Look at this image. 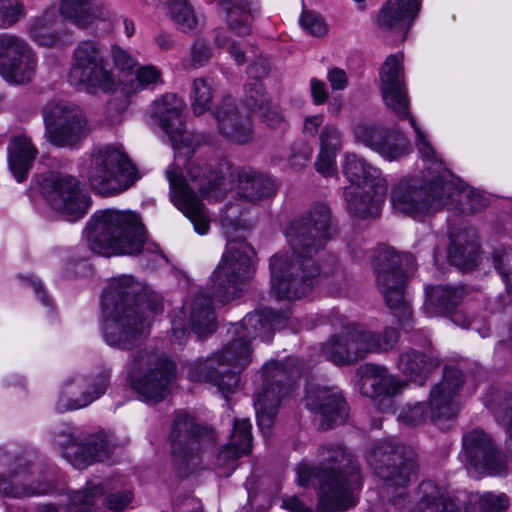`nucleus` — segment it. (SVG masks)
I'll list each match as a JSON object with an SVG mask.
<instances>
[{
  "instance_id": "f257e3e1",
  "label": "nucleus",
  "mask_w": 512,
  "mask_h": 512,
  "mask_svg": "<svg viewBox=\"0 0 512 512\" xmlns=\"http://www.w3.org/2000/svg\"><path fill=\"white\" fill-rule=\"evenodd\" d=\"M330 219L328 206L316 204L287 225L290 251L273 255L269 265L271 291L278 299H300L312 291L322 274L334 273L314 259L330 238Z\"/></svg>"
},
{
  "instance_id": "f03ea898",
  "label": "nucleus",
  "mask_w": 512,
  "mask_h": 512,
  "mask_svg": "<svg viewBox=\"0 0 512 512\" xmlns=\"http://www.w3.org/2000/svg\"><path fill=\"white\" fill-rule=\"evenodd\" d=\"M140 283L131 276L113 278L102 294V334L114 348L130 349L148 335L149 321L144 307L152 313L163 310L161 299L139 293Z\"/></svg>"
},
{
  "instance_id": "7ed1b4c3",
  "label": "nucleus",
  "mask_w": 512,
  "mask_h": 512,
  "mask_svg": "<svg viewBox=\"0 0 512 512\" xmlns=\"http://www.w3.org/2000/svg\"><path fill=\"white\" fill-rule=\"evenodd\" d=\"M320 468L301 463L296 467L297 483L302 487L317 481V509L322 512L344 511L356 505L355 490L360 486L358 466L342 446L320 450Z\"/></svg>"
},
{
  "instance_id": "20e7f679",
  "label": "nucleus",
  "mask_w": 512,
  "mask_h": 512,
  "mask_svg": "<svg viewBox=\"0 0 512 512\" xmlns=\"http://www.w3.org/2000/svg\"><path fill=\"white\" fill-rule=\"evenodd\" d=\"M166 175L174 204L193 223L197 233L206 234L210 221L198 195L208 200H217L224 195L227 185L222 170L215 169L203 159H189L185 175L171 169Z\"/></svg>"
},
{
  "instance_id": "39448f33",
  "label": "nucleus",
  "mask_w": 512,
  "mask_h": 512,
  "mask_svg": "<svg viewBox=\"0 0 512 512\" xmlns=\"http://www.w3.org/2000/svg\"><path fill=\"white\" fill-rule=\"evenodd\" d=\"M221 226L227 237L226 250L220 263L211 276V297L224 305L233 300L241 291V285L253 275V248L241 235L233 234L250 228L246 220L239 216V207L231 204L221 214Z\"/></svg>"
},
{
  "instance_id": "423d86ee",
  "label": "nucleus",
  "mask_w": 512,
  "mask_h": 512,
  "mask_svg": "<svg viewBox=\"0 0 512 512\" xmlns=\"http://www.w3.org/2000/svg\"><path fill=\"white\" fill-rule=\"evenodd\" d=\"M146 239L140 217L131 211L104 210L94 214L88 224L89 248L99 255H138Z\"/></svg>"
},
{
  "instance_id": "0eeeda50",
  "label": "nucleus",
  "mask_w": 512,
  "mask_h": 512,
  "mask_svg": "<svg viewBox=\"0 0 512 512\" xmlns=\"http://www.w3.org/2000/svg\"><path fill=\"white\" fill-rule=\"evenodd\" d=\"M252 360L250 342L240 335H235L222 350L207 359H198L188 365V376L193 381L212 383L227 399L229 394L237 391L240 373Z\"/></svg>"
},
{
  "instance_id": "6e6552de",
  "label": "nucleus",
  "mask_w": 512,
  "mask_h": 512,
  "mask_svg": "<svg viewBox=\"0 0 512 512\" xmlns=\"http://www.w3.org/2000/svg\"><path fill=\"white\" fill-rule=\"evenodd\" d=\"M398 338L395 328L385 327L382 332H375L353 323L322 345V356L337 366L352 365L369 354L390 351Z\"/></svg>"
},
{
  "instance_id": "1a4fd4ad",
  "label": "nucleus",
  "mask_w": 512,
  "mask_h": 512,
  "mask_svg": "<svg viewBox=\"0 0 512 512\" xmlns=\"http://www.w3.org/2000/svg\"><path fill=\"white\" fill-rule=\"evenodd\" d=\"M81 167L92 189L100 195L122 193L139 179L135 166L118 146L94 148Z\"/></svg>"
},
{
  "instance_id": "9d476101",
  "label": "nucleus",
  "mask_w": 512,
  "mask_h": 512,
  "mask_svg": "<svg viewBox=\"0 0 512 512\" xmlns=\"http://www.w3.org/2000/svg\"><path fill=\"white\" fill-rule=\"evenodd\" d=\"M343 173L350 182L344 189L348 209L360 218L378 215L387 194V182L380 170L364 158L346 153Z\"/></svg>"
},
{
  "instance_id": "9b49d317",
  "label": "nucleus",
  "mask_w": 512,
  "mask_h": 512,
  "mask_svg": "<svg viewBox=\"0 0 512 512\" xmlns=\"http://www.w3.org/2000/svg\"><path fill=\"white\" fill-rule=\"evenodd\" d=\"M132 389L145 401L159 402L166 398L176 376V368L165 356L140 350L132 355L126 365Z\"/></svg>"
},
{
  "instance_id": "f8f14e48",
  "label": "nucleus",
  "mask_w": 512,
  "mask_h": 512,
  "mask_svg": "<svg viewBox=\"0 0 512 512\" xmlns=\"http://www.w3.org/2000/svg\"><path fill=\"white\" fill-rule=\"evenodd\" d=\"M68 78L72 85L90 93H110L119 84V79L109 68L104 46L94 40H82L77 44Z\"/></svg>"
},
{
  "instance_id": "ddd939ff",
  "label": "nucleus",
  "mask_w": 512,
  "mask_h": 512,
  "mask_svg": "<svg viewBox=\"0 0 512 512\" xmlns=\"http://www.w3.org/2000/svg\"><path fill=\"white\" fill-rule=\"evenodd\" d=\"M463 382V374L459 369L446 368L443 379L430 391L429 409L424 403L404 408L399 414L400 421L407 425H419L427 419L437 423L441 419L453 418L458 411L456 397Z\"/></svg>"
},
{
  "instance_id": "4468645a",
  "label": "nucleus",
  "mask_w": 512,
  "mask_h": 512,
  "mask_svg": "<svg viewBox=\"0 0 512 512\" xmlns=\"http://www.w3.org/2000/svg\"><path fill=\"white\" fill-rule=\"evenodd\" d=\"M368 463L381 478L387 493L394 498L404 495L408 484L416 477L417 464L412 453L391 441L377 443L368 455Z\"/></svg>"
},
{
  "instance_id": "2eb2a0df",
  "label": "nucleus",
  "mask_w": 512,
  "mask_h": 512,
  "mask_svg": "<svg viewBox=\"0 0 512 512\" xmlns=\"http://www.w3.org/2000/svg\"><path fill=\"white\" fill-rule=\"evenodd\" d=\"M410 262H412L410 255H399L393 249H385L379 252L375 263L377 286L386 304L395 311V316L404 328L408 326L407 322L412 316L410 306L404 296V265H408Z\"/></svg>"
},
{
  "instance_id": "dca6fc26",
  "label": "nucleus",
  "mask_w": 512,
  "mask_h": 512,
  "mask_svg": "<svg viewBox=\"0 0 512 512\" xmlns=\"http://www.w3.org/2000/svg\"><path fill=\"white\" fill-rule=\"evenodd\" d=\"M509 498L504 493H473L468 498L465 512H503L508 509ZM411 512H460L454 499L431 481H423L417 491V502Z\"/></svg>"
},
{
  "instance_id": "f3484780",
  "label": "nucleus",
  "mask_w": 512,
  "mask_h": 512,
  "mask_svg": "<svg viewBox=\"0 0 512 512\" xmlns=\"http://www.w3.org/2000/svg\"><path fill=\"white\" fill-rule=\"evenodd\" d=\"M45 133L48 143L58 148L73 149L90 133L84 111L76 104L56 102L44 110Z\"/></svg>"
},
{
  "instance_id": "a211bd4d",
  "label": "nucleus",
  "mask_w": 512,
  "mask_h": 512,
  "mask_svg": "<svg viewBox=\"0 0 512 512\" xmlns=\"http://www.w3.org/2000/svg\"><path fill=\"white\" fill-rule=\"evenodd\" d=\"M391 202L395 211L413 218L444 208L441 183L427 177L403 178L394 187Z\"/></svg>"
},
{
  "instance_id": "6ab92c4d",
  "label": "nucleus",
  "mask_w": 512,
  "mask_h": 512,
  "mask_svg": "<svg viewBox=\"0 0 512 512\" xmlns=\"http://www.w3.org/2000/svg\"><path fill=\"white\" fill-rule=\"evenodd\" d=\"M41 194L47 204L68 221H76L87 214L90 207L88 193L73 176L50 174L41 183Z\"/></svg>"
},
{
  "instance_id": "aec40b11",
  "label": "nucleus",
  "mask_w": 512,
  "mask_h": 512,
  "mask_svg": "<svg viewBox=\"0 0 512 512\" xmlns=\"http://www.w3.org/2000/svg\"><path fill=\"white\" fill-rule=\"evenodd\" d=\"M259 377L262 388L255 395L254 407L258 426L266 435L275 422L281 399L288 393L286 381L291 375L283 365L271 361L264 365Z\"/></svg>"
},
{
  "instance_id": "412c9836",
  "label": "nucleus",
  "mask_w": 512,
  "mask_h": 512,
  "mask_svg": "<svg viewBox=\"0 0 512 512\" xmlns=\"http://www.w3.org/2000/svg\"><path fill=\"white\" fill-rule=\"evenodd\" d=\"M37 70V56L32 46L21 36L0 34V75L9 83L32 81Z\"/></svg>"
},
{
  "instance_id": "4be33fe9",
  "label": "nucleus",
  "mask_w": 512,
  "mask_h": 512,
  "mask_svg": "<svg viewBox=\"0 0 512 512\" xmlns=\"http://www.w3.org/2000/svg\"><path fill=\"white\" fill-rule=\"evenodd\" d=\"M258 7V0H230L226 19L228 28L216 30L215 44L225 49L237 64H243L246 58L240 43L232 35L247 37L252 33L253 13Z\"/></svg>"
},
{
  "instance_id": "5701e85b",
  "label": "nucleus",
  "mask_w": 512,
  "mask_h": 512,
  "mask_svg": "<svg viewBox=\"0 0 512 512\" xmlns=\"http://www.w3.org/2000/svg\"><path fill=\"white\" fill-rule=\"evenodd\" d=\"M110 376V371L105 370L92 376L78 373L67 378L62 385L56 409L65 412L87 407L106 392Z\"/></svg>"
},
{
  "instance_id": "b1692460",
  "label": "nucleus",
  "mask_w": 512,
  "mask_h": 512,
  "mask_svg": "<svg viewBox=\"0 0 512 512\" xmlns=\"http://www.w3.org/2000/svg\"><path fill=\"white\" fill-rule=\"evenodd\" d=\"M382 99L389 111L399 120L408 119L411 124L410 101L404 82L403 55L386 58L380 70Z\"/></svg>"
},
{
  "instance_id": "393cba45",
  "label": "nucleus",
  "mask_w": 512,
  "mask_h": 512,
  "mask_svg": "<svg viewBox=\"0 0 512 512\" xmlns=\"http://www.w3.org/2000/svg\"><path fill=\"white\" fill-rule=\"evenodd\" d=\"M466 466L477 474L503 475L507 472L504 456L482 430L474 429L463 436Z\"/></svg>"
},
{
  "instance_id": "a878e982",
  "label": "nucleus",
  "mask_w": 512,
  "mask_h": 512,
  "mask_svg": "<svg viewBox=\"0 0 512 512\" xmlns=\"http://www.w3.org/2000/svg\"><path fill=\"white\" fill-rule=\"evenodd\" d=\"M185 102L176 94H166L154 102L153 114L159 120L160 126L169 137L172 147L180 150H190L199 145V136L190 135L185 130L182 112Z\"/></svg>"
},
{
  "instance_id": "bb28decb",
  "label": "nucleus",
  "mask_w": 512,
  "mask_h": 512,
  "mask_svg": "<svg viewBox=\"0 0 512 512\" xmlns=\"http://www.w3.org/2000/svg\"><path fill=\"white\" fill-rule=\"evenodd\" d=\"M56 442L61 446L63 458L77 469L104 461L112 454V446L103 435H91L84 440L72 434L60 435Z\"/></svg>"
},
{
  "instance_id": "cd10ccee",
  "label": "nucleus",
  "mask_w": 512,
  "mask_h": 512,
  "mask_svg": "<svg viewBox=\"0 0 512 512\" xmlns=\"http://www.w3.org/2000/svg\"><path fill=\"white\" fill-rule=\"evenodd\" d=\"M187 326L201 336L215 330L216 322L212 301L208 299V296L199 294L183 305L179 314L172 321V338L175 342L182 344Z\"/></svg>"
},
{
  "instance_id": "c85d7f7f",
  "label": "nucleus",
  "mask_w": 512,
  "mask_h": 512,
  "mask_svg": "<svg viewBox=\"0 0 512 512\" xmlns=\"http://www.w3.org/2000/svg\"><path fill=\"white\" fill-rule=\"evenodd\" d=\"M53 486L48 479L41 480L37 469L22 465L6 474L5 463H0V494L12 498H25L51 493Z\"/></svg>"
},
{
  "instance_id": "c756f323",
  "label": "nucleus",
  "mask_w": 512,
  "mask_h": 512,
  "mask_svg": "<svg viewBox=\"0 0 512 512\" xmlns=\"http://www.w3.org/2000/svg\"><path fill=\"white\" fill-rule=\"evenodd\" d=\"M203 428L187 414L176 416L170 434L171 449L177 465L189 466L199 455Z\"/></svg>"
},
{
  "instance_id": "7c9ffc66",
  "label": "nucleus",
  "mask_w": 512,
  "mask_h": 512,
  "mask_svg": "<svg viewBox=\"0 0 512 512\" xmlns=\"http://www.w3.org/2000/svg\"><path fill=\"white\" fill-rule=\"evenodd\" d=\"M218 132L230 141L245 144L253 137L250 117L240 113L233 96H225L213 110Z\"/></svg>"
},
{
  "instance_id": "2f4dec72",
  "label": "nucleus",
  "mask_w": 512,
  "mask_h": 512,
  "mask_svg": "<svg viewBox=\"0 0 512 512\" xmlns=\"http://www.w3.org/2000/svg\"><path fill=\"white\" fill-rule=\"evenodd\" d=\"M59 14L54 8H47L32 17L27 26V35L38 47L62 49L70 44V35L61 27Z\"/></svg>"
},
{
  "instance_id": "473e14b6",
  "label": "nucleus",
  "mask_w": 512,
  "mask_h": 512,
  "mask_svg": "<svg viewBox=\"0 0 512 512\" xmlns=\"http://www.w3.org/2000/svg\"><path fill=\"white\" fill-rule=\"evenodd\" d=\"M437 167H441L437 164ZM439 177L443 180L441 193L444 207L451 206L462 213H474L486 205L485 198L472 187L466 186L456 178L448 169L438 170Z\"/></svg>"
},
{
  "instance_id": "72a5a7b5",
  "label": "nucleus",
  "mask_w": 512,
  "mask_h": 512,
  "mask_svg": "<svg viewBox=\"0 0 512 512\" xmlns=\"http://www.w3.org/2000/svg\"><path fill=\"white\" fill-rule=\"evenodd\" d=\"M58 13L63 20L80 30H86L110 16L104 0H59Z\"/></svg>"
},
{
  "instance_id": "f704fd0d",
  "label": "nucleus",
  "mask_w": 512,
  "mask_h": 512,
  "mask_svg": "<svg viewBox=\"0 0 512 512\" xmlns=\"http://www.w3.org/2000/svg\"><path fill=\"white\" fill-rule=\"evenodd\" d=\"M305 401L307 408L321 417L322 429L330 428L333 423L342 421L346 416V402L337 389H309Z\"/></svg>"
},
{
  "instance_id": "c9c22d12",
  "label": "nucleus",
  "mask_w": 512,
  "mask_h": 512,
  "mask_svg": "<svg viewBox=\"0 0 512 512\" xmlns=\"http://www.w3.org/2000/svg\"><path fill=\"white\" fill-rule=\"evenodd\" d=\"M357 373L360 377L361 393L367 397L394 396L401 393L407 386L405 381L390 374L381 365L366 363L358 368Z\"/></svg>"
},
{
  "instance_id": "e433bc0d",
  "label": "nucleus",
  "mask_w": 512,
  "mask_h": 512,
  "mask_svg": "<svg viewBox=\"0 0 512 512\" xmlns=\"http://www.w3.org/2000/svg\"><path fill=\"white\" fill-rule=\"evenodd\" d=\"M282 322L280 316L274 311H257L247 314L241 322L235 324L233 334L240 335L248 342L256 338L269 342L274 330L279 329Z\"/></svg>"
},
{
  "instance_id": "4c0bfd02",
  "label": "nucleus",
  "mask_w": 512,
  "mask_h": 512,
  "mask_svg": "<svg viewBox=\"0 0 512 512\" xmlns=\"http://www.w3.org/2000/svg\"><path fill=\"white\" fill-rule=\"evenodd\" d=\"M420 10L419 0H387L377 16L383 30L401 31L409 26Z\"/></svg>"
},
{
  "instance_id": "58836bf2",
  "label": "nucleus",
  "mask_w": 512,
  "mask_h": 512,
  "mask_svg": "<svg viewBox=\"0 0 512 512\" xmlns=\"http://www.w3.org/2000/svg\"><path fill=\"white\" fill-rule=\"evenodd\" d=\"M251 427L248 419L234 421L229 443L218 454V466L225 467L231 472L236 468L237 459L251 451Z\"/></svg>"
},
{
  "instance_id": "ea45409f",
  "label": "nucleus",
  "mask_w": 512,
  "mask_h": 512,
  "mask_svg": "<svg viewBox=\"0 0 512 512\" xmlns=\"http://www.w3.org/2000/svg\"><path fill=\"white\" fill-rule=\"evenodd\" d=\"M37 154V148L27 135L20 134L12 138L8 147V163L17 182L26 179Z\"/></svg>"
},
{
  "instance_id": "a19ab883",
  "label": "nucleus",
  "mask_w": 512,
  "mask_h": 512,
  "mask_svg": "<svg viewBox=\"0 0 512 512\" xmlns=\"http://www.w3.org/2000/svg\"><path fill=\"white\" fill-rule=\"evenodd\" d=\"M239 195L249 202H257L276 193V184L268 176L252 169L239 172Z\"/></svg>"
},
{
  "instance_id": "79ce46f5",
  "label": "nucleus",
  "mask_w": 512,
  "mask_h": 512,
  "mask_svg": "<svg viewBox=\"0 0 512 512\" xmlns=\"http://www.w3.org/2000/svg\"><path fill=\"white\" fill-rule=\"evenodd\" d=\"M478 255L479 245L474 233L458 234L452 239L448 251V260L452 265L462 270L471 269L477 264Z\"/></svg>"
},
{
  "instance_id": "37998d69",
  "label": "nucleus",
  "mask_w": 512,
  "mask_h": 512,
  "mask_svg": "<svg viewBox=\"0 0 512 512\" xmlns=\"http://www.w3.org/2000/svg\"><path fill=\"white\" fill-rule=\"evenodd\" d=\"M426 296L423 310L427 316L431 317L448 312L456 306L464 296V289L462 287L435 286L427 289Z\"/></svg>"
},
{
  "instance_id": "c03bdc74",
  "label": "nucleus",
  "mask_w": 512,
  "mask_h": 512,
  "mask_svg": "<svg viewBox=\"0 0 512 512\" xmlns=\"http://www.w3.org/2000/svg\"><path fill=\"white\" fill-rule=\"evenodd\" d=\"M438 365V362L424 353L410 349L399 356L398 368L411 381L423 385L429 372Z\"/></svg>"
},
{
  "instance_id": "a18cd8bd",
  "label": "nucleus",
  "mask_w": 512,
  "mask_h": 512,
  "mask_svg": "<svg viewBox=\"0 0 512 512\" xmlns=\"http://www.w3.org/2000/svg\"><path fill=\"white\" fill-rule=\"evenodd\" d=\"M154 6H167L171 19L183 31H192L198 19L187 0H152Z\"/></svg>"
},
{
  "instance_id": "49530a36",
  "label": "nucleus",
  "mask_w": 512,
  "mask_h": 512,
  "mask_svg": "<svg viewBox=\"0 0 512 512\" xmlns=\"http://www.w3.org/2000/svg\"><path fill=\"white\" fill-rule=\"evenodd\" d=\"M411 126L413 127L416 133L415 144L418 149L419 155L426 162L427 174L424 177H427L430 180H432V175H434L435 180L442 184L443 180L439 177L438 172V170H440V167H437V164H440L442 169L446 168L444 167L441 160L438 159L434 148L431 146L425 134L418 127L414 118H411Z\"/></svg>"
},
{
  "instance_id": "de8ad7c7",
  "label": "nucleus",
  "mask_w": 512,
  "mask_h": 512,
  "mask_svg": "<svg viewBox=\"0 0 512 512\" xmlns=\"http://www.w3.org/2000/svg\"><path fill=\"white\" fill-rule=\"evenodd\" d=\"M410 151V142L404 134L387 130L376 152L384 159L393 161L408 155Z\"/></svg>"
},
{
  "instance_id": "09e8293b",
  "label": "nucleus",
  "mask_w": 512,
  "mask_h": 512,
  "mask_svg": "<svg viewBox=\"0 0 512 512\" xmlns=\"http://www.w3.org/2000/svg\"><path fill=\"white\" fill-rule=\"evenodd\" d=\"M214 89L212 81L207 78H196L191 86V108L195 115L200 116L211 109Z\"/></svg>"
},
{
  "instance_id": "8fccbe9b",
  "label": "nucleus",
  "mask_w": 512,
  "mask_h": 512,
  "mask_svg": "<svg viewBox=\"0 0 512 512\" xmlns=\"http://www.w3.org/2000/svg\"><path fill=\"white\" fill-rule=\"evenodd\" d=\"M270 102L271 99L261 81L249 80L247 82L244 103L251 112L258 113V111L264 110Z\"/></svg>"
},
{
  "instance_id": "3c124183",
  "label": "nucleus",
  "mask_w": 512,
  "mask_h": 512,
  "mask_svg": "<svg viewBox=\"0 0 512 512\" xmlns=\"http://www.w3.org/2000/svg\"><path fill=\"white\" fill-rule=\"evenodd\" d=\"M25 16L23 0H0V30L14 27Z\"/></svg>"
},
{
  "instance_id": "603ef678",
  "label": "nucleus",
  "mask_w": 512,
  "mask_h": 512,
  "mask_svg": "<svg viewBox=\"0 0 512 512\" xmlns=\"http://www.w3.org/2000/svg\"><path fill=\"white\" fill-rule=\"evenodd\" d=\"M386 131L372 123H359L354 127L353 134L356 141L376 152Z\"/></svg>"
},
{
  "instance_id": "864d4df0",
  "label": "nucleus",
  "mask_w": 512,
  "mask_h": 512,
  "mask_svg": "<svg viewBox=\"0 0 512 512\" xmlns=\"http://www.w3.org/2000/svg\"><path fill=\"white\" fill-rule=\"evenodd\" d=\"M321 150L337 153L342 148V133L334 124L328 123L319 134Z\"/></svg>"
},
{
  "instance_id": "5fc2aeb1",
  "label": "nucleus",
  "mask_w": 512,
  "mask_h": 512,
  "mask_svg": "<svg viewBox=\"0 0 512 512\" xmlns=\"http://www.w3.org/2000/svg\"><path fill=\"white\" fill-rule=\"evenodd\" d=\"M493 263L506 283L507 291L512 293V252L506 249L496 251L493 255Z\"/></svg>"
},
{
  "instance_id": "6e6d98bb",
  "label": "nucleus",
  "mask_w": 512,
  "mask_h": 512,
  "mask_svg": "<svg viewBox=\"0 0 512 512\" xmlns=\"http://www.w3.org/2000/svg\"><path fill=\"white\" fill-rule=\"evenodd\" d=\"M313 149L305 142L295 143L291 147V152L288 158L289 166L295 170H300L307 165L310 161Z\"/></svg>"
},
{
  "instance_id": "4d7b16f0",
  "label": "nucleus",
  "mask_w": 512,
  "mask_h": 512,
  "mask_svg": "<svg viewBox=\"0 0 512 512\" xmlns=\"http://www.w3.org/2000/svg\"><path fill=\"white\" fill-rule=\"evenodd\" d=\"M303 29L312 36L322 37L327 34L328 27L323 18L312 12H304L300 19Z\"/></svg>"
},
{
  "instance_id": "13d9d810",
  "label": "nucleus",
  "mask_w": 512,
  "mask_h": 512,
  "mask_svg": "<svg viewBox=\"0 0 512 512\" xmlns=\"http://www.w3.org/2000/svg\"><path fill=\"white\" fill-rule=\"evenodd\" d=\"M133 496L132 491L125 488L116 492H109L104 503L109 510L118 512L129 505Z\"/></svg>"
},
{
  "instance_id": "bf43d9fd",
  "label": "nucleus",
  "mask_w": 512,
  "mask_h": 512,
  "mask_svg": "<svg viewBox=\"0 0 512 512\" xmlns=\"http://www.w3.org/2000/svg\"><path fill=\"white\" fill-rule=\"evenodd\" d=\"M213 52L210 45L204 40L194 42L191 49V62L193 67L199 68L204 66L212 58Z\"/></svg>"
},
{
  "instance_id": "052dcab7",
  "label": "nucleus",
  "mask_w": 512,
  "mask_h": 512,
  "mask_svg": "<svg viewBox=\"0 0 512 512\" xmlns=\"http://www.w3.org/2000/svg\"><path fill=\"white\" fill-rule=\"evenodd\" d=\"M336 155L337 153L320 149L315 162L316 171L325 177L334 175L336 172Z\"/></svg>"
},
{
  "instance_id": "680f3d73",
  "label": "nucleus",
  "mask_w": 512,
  "mask_h": 512,
  "mask_svg": "<svg viewBox=\"0 0 512 512\" xmlns=\"http://www.w3.org/2000/svg\"><path fill=\"white\" fill-rule=\"evenodd\" d=\"M160 71L154 66H143L136 74L137 88L144 89L160 81Z\"/></svg>"
},
{
  "instance_id": "e2e57ef3",
  "label": "nucleus",
  "mask_w": 512,
  "mask_h": 512,
  "mask_svg": "<svg viewBox=\"0 0 512 512\" xmlns=\"http://www.w3.org/2000/svg\"><path fill=\"white\" fill-rule=\"evenodd\" d=\"M111 55L114 64L121 71H131L137 65V61L133 58V56L128 51L122 49L119 46L112 47Z\"/></svg>"
},
{
  "instance_id": "0e129e2a",
  "label": "nucleus",
  "mask_w": 512,
  "mask_h": 512,
  "mask_svg": "<svg viewBox=\"0 0 512 512\" xmlns=\"http://www.w3.org/2000/svg\"><path fill=\"white\" fill-rule=\"evenodd\" d=\"M262 121L269 127H279L284 122V116L279 106L272 101L265 106L264 110L258 111Z\"/></svg>"
},
{
  "instance_id": "69168bd1",
  "label": "nucleus",
  "mask_w": 512,
  "mask_h": 512,
  "mask_svg": "<svg viewBox=\"0 0 512 512\" xmlns=\"http://www.w3.org/2000/svg\"><path fill=\"white\" fill-rule=\"evenodd\" d=\"M327 79L332 90H344L348 85V77L343 69L335 67L329 70Z\"/></svg>"
},
{
  "instance_id": "338daca9",
  "label": "nucleus",
  "mask_w": 512,
  "mask_h": 512,
  "mask_svg": "<svg viewBox=\"0 0 512 512\" xmlns=\"http://www.w3.org/2000/svg\"><path fill=\"white\" fill-rule=\"evenodd\" d=\"M325 126L324 124V116L319 115H313L308 116L304 120L303 124V132L305 135L308 136H316L318 133L320 134V131Z\"/></svg>"
},
{
  "instance_id": "774afa93",
  "label": "nucleus",
  "mask_w": 512,
  "mask_h": 512,
  "mask_svg": "<svg viewBox=\"0 0 512 512\" xmlns=\"http://www.w3.org/2000/svg\"><path fill=\"white\" fill-rule=\"evenodd\" d=\"M310 91L315 104L320 105L327 101L328 91L323 81L317 78H312L310 80Z\"/></svg>"
}]
</instances>
